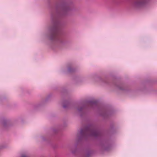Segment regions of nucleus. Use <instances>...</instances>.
<instances>
[{
	"instance_id": "obj_1",
	"label": "nucleus",
	"mask_w": 157,
	"mask_h": 157,
	"mask_svg": "<svg viewBox=\"0 0 157 157\" xmlns=\"http://www.w3.org/2000/svg\"><path fill=\"white\" fill-rule=\"evenodd\" d=\"M56 16L53 13H51V24L48 28V32L50 35L48 37L54 46L58 47L64 45L66 41L64 37L59 35L58 32L61 23L55 19Z\"/></svg>"
},
{
	"instance_id": "obj_2",
	"label": "nucleus",
	"mask_w": 157,
	"mask_h": 157,
	"mask_svg": "<svg viewBox=\"0 0 157 157\" xmlns=\"http://www.w3.org/2000/svg\"><path fill=\"white\" fill-rule=\"evenodd\" d=\"M80 135L84 137L93 136L97 138L101 135V133L93 125H89L83 129H81Z\"/></svg>"
},
{
	"instance_id": "obj_3",
	"label": "nucleus",
	"mask_w": 157,
	"mask_h": 157,
	"mask_svg": "<svg viewBox=\"0 0 157 157\" xmlns=\"http://www.w3.org/2000/svg\"><path fill=\"white\" fill-rule=\"evenodd\" d=\"M56 14L60 16H64L69 14L71 10L70 5L66 2H63L56 6Z\"/></svg>"
},
{
	"instance_id": "obj_4",
	"label": "nucleus",
	"mask_w": 157,
	"mask_h": 157,
	"mask_svg": "<svg viewBox=\"0 0 157 157\" xmlns=\"http://www.w3.org/2000/svg\"><path fill=\"white\" fill-rule=\"evenodd\" d=\"M97 106V103L95 101H90L87 104L80 106L77 108L79 112H84L85 109H94Z\"/></svg>"
},
{
	"instance_id": "obj_5",
	"label": "nucleus",
	"mask_w": 157,
	"mask_h": 157,
	"mask_svg": "<svg viewBox=\"0 0 157 157\" xmlns=\"http://www.w3.org/2000/svg\"><path fill=\"white\" fill-rule=\"evenodd\" d=\"M150 0H135L132 4V6L136 9H140L146 6Z\"/></svg>"
},
{
	"instance_id": "obj_6",
	"label": "nucleus",
	"mask_w": 157,
	"mask_h": 157,
	"mask_svg": "<svg viewBox=\"0 0 157 157\" xmlns=\"http://www.w3.org/2000/svg\"><path fill=\"white\" fill-rule=\"evenodd\" d=\"M99 114L104 118H108L109 115V113L104 109H102L100 111Z\"/></svg>"
},
{
	"instance_id": "obj_7",
	"label": "nucleus",
	"mask_w": 157,
	"mask_h": 157,
	"mask_svg": "<svg viewBox=\"0 0 157 157\" xmlns=\"http://www.w3.org/2000/svg\"><path fill=\"white\" fill-rule=\"evenodd\" d=\"M114 86L118 90H124V86L122 84L119 83H115L114 84Z\"/></svg>"
},
{
	"instance_id": "obj_8",
	"label": "nucleus",
	"mask_w": 157,
	"mask_h": 157,
	"mask_svg": "<svg viewBox=\"0 0 157 157\" xmlns=\"http://www.w3.org/2000/svg\"><path fill=\"white\" fill-rule=\"evenodd\" d=\"M74 70V69L71 67H68L67 69V71L69 72H73Z\"/></svg>"
},
{
	"instance_id": "obj_9",
	"label": "nucleus",
	"mask_w": 157,
	"mask_h": 157,
	"mask_svg": "<svg viewBox=\"0 0 157 157\" xmlns=\"http://www.w3.org/2000/svg\"><path fill=\"white\" fill-rule=\"evenodd\" d=\"M102 147L104 150H107L109 147V146H108L106 144H105Z\"/></svg>"
},
{
	"instance_id": "obj_10",
	"label": "nucleus",
	"mask_w": 157,
	"mask_h": 157,
	"mask_svg": "<svg viewBox=\"0 0 157 157\" xmlns=\"http://www.w3.org/2000/svg\"><path fill=\"white\" fill-rule=\"evenodd\" d=\"M69 104L70 103L69 102H66V103H64L63 106V107L64 108H67L69 106Z\"/></svg>"
},
{
	"instance_id": "obj_11",
	"label": "nucleus",
	"mask_w": 157,
	"mask_h": 157,
	"mask_svg": "<svg viewBox=\"0 0 157 157\" xmlns=\"http://www.w3.org/2000/svg\"><path fill=\"white\" fill-rule=\"evenodd\" d=\"M92 154V152L90 151H88L86 153L85 157H88Z\"/></svg>"
},
{
	"instance_id": "obj_12",
	"label": "nucleus",
	"mask_w": 157,
	"mask_h": 157,
	"mask_svg": "<svg viewBox=\"0 0 157 157\" xmlns=\"http://www.w3.org/2000/svg\"><path fill=\"white\" fill-rule=\"evenodd\" d=\"M6 123H7L6 121L5 120V121H3L2 123V124L3 125V126H6Z\"/></svg>"
},
{
	"instance_id": "obj_13",
	"label": "nucleus",
	"mask_w": 157,
	"mask_h": 157,
	"mask_svg": "<svg viewBox=\"0 0 157 157\" xmlns=\"http://www.w3.org/2000/svg\"><path fill=\"white\" fill-rule=\"evenodd\" d=\"M21 157H28L25 155H21Z\"/></svg>"
}]
</instances>
